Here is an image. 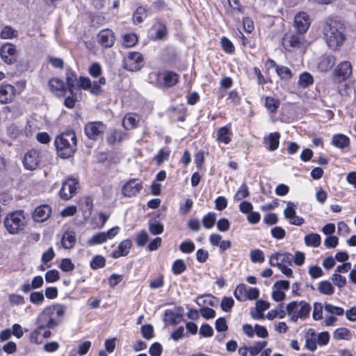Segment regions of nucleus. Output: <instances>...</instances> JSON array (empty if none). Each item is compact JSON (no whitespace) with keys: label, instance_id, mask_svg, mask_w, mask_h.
<instances>
[{"label":"nucleus","instance_id":"4c0bfd02","mask_svg":"<svg viewBox=\"0 0 356 356\" xmlns=\"http://www.w3.org/2000/svg\"><path fill=\"white\" fill-rule=\"evenodd\" d=\"M325 312L330 315L343 316L344 309L340 307L334 306L332 304L325 303L324 305Z\"/></svg>","mask_w":356,"mask_h":356},{"label":"nucleus","instance_id":"774afa93","mask_svg":"<svg viewBox=\"0 0 356 356\" xmlns=\"http://www.w3.org/2000/svg\"><path fill=\"white\" fill-rule=\"evenodd\" d=\"M91 81L88 77H79L76 87L82 88L85 90H88L91 88Z\"/></svg>","mask_w":356,"mask_h":356},{"label":"nucleus","instance_id":"393cba45","mask_svg":"<svg viewBox=\"0 0 356 356\" xmlns=\"http://www.w3.org/2000/svg\"><path fill=\"white\" fill-rule=\"evenodd\" d=\"M49 86L51 92L56 93L58 96L63 95L65 89L63 81L56 78L49 80Z\"/></svg>","mask_w":356,"mask_h":356},{"label":"nucleus","instance_id":"72a5a7b5","mask_svg":"<svg viewBox=\"0 0 356 356\" xmlns=\"http://www.w3.org/2000/svg\"><path fill=\"white\" fill-rule=\"evenodd\" d=\"M305 243L307 246L318 247L321 245V236L316 233L307 234L305 236Z\"/></svg>","mask_w":356,"mask_h":356},{"label":"nucleus","instance_id":"c03bdc74","mask_svg":"<svg viewBox=\"0 0 356 356\" xmlns=\"http://www.w3.org/2000/svg\"><path fill=\"white\" fill-rule=\"evenodd\" d=\"M186 269V265L182 259L176 260L172 266V270L175 275H179L185 271Z\"/></svg>","mask_w":356,"mask_h":356},{"label":"nucleus","instance_id":"7ed1b4c3","mask_svg":"<svg viewBox=\"0 0 356 356\" xmlns=\"http://www.w3.org/2000/svg\"><path fill=\"white\" fill-rule=\"evenodd\" d=\"M54 143L58 155L63 159L69 158L76 151V134L73 131L64 132L56 138Z\"/></svg>","mask_w":356,"mask_h":356},{"label":"nucleus","instance_id":"a18cd8bd","mask_svg":"<svg viewBox=\"0 0 356 356\" xmlns=\"http://www.w3.org/2000/svg\"><path fill=\"white\" fill-rule=\"evenodd\" d=\"M142 336L147 340H149L154 337V328L150 324H145L140 328Z\"/></svg>","mask_w":356,"mask_h":356},{"label":"nucleus","instance_id":"9d476101","mask_svg":"<svg viewBox=\"0 0 356 356\" xmlns=\"http://www.w3.org/2000/svg\"><path fill=\"white\" fill-rule=\"evenodd\" d=\"M352 65L348 61L339 64L333 72V79L336 83H341L348 79L352 74Z\"/></svg>","mask_w":356,"mask_h":356},{"label":"nucleus","instance_id":"7c9ffc66","mask_svg":"<svg viewBox=\"0 0 356 356\" xmlns=\"http://www.w3.org/2000/svg\"><path fill=\"white\" fill-rule=\"evenodd\" d=\"M351 337L350 331L346 327H339L333 332V337L336 340H350Z\"/></svg>","mask_w":356,"mask_h":356},{"label":"nucleus","instance_id":"6e6552de","mask_svg":"<svg viewBox=\"0 0 356 356\" xmlns=\"http://www.w3.org/2000/svg\"><path fill=\"white\" fill-rule=\"evenodd\" d=\"M305 42L303 34L290 33L286 34L282 38V44L287 51H292L293 49H299L302 47Z\"/></svg>","mask_w":356,"mask_h":356},{"label":"nucleus","instance_id":"f8f14e48","mask_svg":"<svg viewBox=\"0 0 356 356\" xmlns=\"http://www.w3.org/2000/svg\"><path fill=\"white\" fill-rule=\"evenodd\" d=\"M79 187V181L76 179L69 178L63 182L62 187L59 191L60 198L65 200H70L75 194Z\"/></svg>","mask_w":356,"mask_h":356},{"label":"nucleus","instance_id":"4d7b16f0","mask_svg":"<svg viewBox=\"0 0 356 356\" xmlns=\"http://www.w3.org/2000/svg\"><path fill=\"white\" fill-rule=\"evenodd\" d=\"M74 264L70 259L65 258L62 259L60 264V269L64 272H70L74 269Z\"/></svg>","mask_w":356,"mask_h":356},{"label":"nucleus","instance_id":"6e6d98bb","mask_svg":"<svg viewBox=\"0 0 356 356\" xmlns=\"http://www.w3.org/2000/svg\"><path fill=\"white\" fill-rule=\"evenodd\" d=\"M60 278L59 273L57 270H50L45 273V280L48 283L54 282Z\"/></svg>","mask_w":356,"mask_h":356},{"label":"nucleus","instance_id":"39448f33","mask_svg":"<svg viewBox=\"0 0 356 356\" xmlns=\"http://www.w3.org/2000/svg\"><path fill=\"white\" fill-rule=\"evenodd\" d=\"M310 305L305 301H292L286 306V312L292 321L306 318L310 312Z\"/></svg>","mask_w":356,"mask_h":356},{"label":"nucleus","instance_id":"423d86ee","mask_svg":"<svg viewBox=\"0 0 356 356\" xmlns=\"http://www.w3.org/2000/svg\"><path fill=\"white\" fill-rule=\"evenodd\" d=\"M143 66V55L138 51L129 52L124 58L123 67L128 71H138Z\"/></svg>","mask_w":356,"mask_h":356},{"label":"nucleus","instance_id":"680f3d73","mask_svg":"<svg viewBox=\"0 0 356 356\" xmlns=\"http://www.w3.org/2000/svg\"><path fill=\"white\" fill-rule=\"evenodd\" d=\"M296 204L292 202H289L287 203V207L284 211V216L286 219H291L292 217H294L296 215L295 211Z\"/></svg>","mask_w":356,"mask_h":356},{"label":"nucleus","instance_id":"4468645a","mask_svg":"<svg viewBox=\"0 0 356 356\" xmlns=\"http://www.w3.org/2000/svg\"><path fill=\"white\" fill-rule=\"evenodd\" d=\"M310 18L305 12H299L294 17V26L300 34L307 32L310 26Z\"/></svg>","mask_w":356,"mask_h":356},{"label":"nucleus","instance_id":"338daca9","mask_svg":"<svg viewBox=\"0 0 356 356\" xmlns=\"http://www.w3.org/2000/svg\"><path fill=\"white\" fill-rule=\"evenodd\" d=\"M102 67L98 63H92L89 67V74L93 77H99L102 74Z\"/></svg>","mask_w":356,"mask_h":356},{"label":"nucleus","instance_id":"5701e85b","mask_svg":"<svg viewBox=\"0 0 356 356\" xmlns=\"http://www.w3.org/2000/svg\"><path fill=\"white\" fill-rule=\"evenodd\" d=\"M269 63H270L271 67H273L275 68V71H276L277 75L282 79L287 81V80H289L292 77L291 71L289 67L277 65L276 63L273 60H270Z\"/></svg>","mask_w":356,"mask_h":356},{"label":"nucleus","instance_id":"e433bc0d","mask_svg":"<svg viewBox=\"0 0 356 356\" xmlns=\"http://www.w3.org/2000/svg\"><path fill=\"white\" fill-rule=\"evenodd\" d=\"M248 289L245 284H241L236 288L234 295L239 301H245L247 300Z\"/></svg>","mask_w":356,"mask_h":356},{"label":"nucleus","instance_id":"e2e57ef3","mask_svg":"<svg viewBox=\"0 0 356 356\" xmlns=\"http://www.w3.org/2000/svg\"><path fill=\"white\" fill-rule=\"evenodd\" d=\"M221 44L222 49L227 53H232L234 51L233 43L227 38L223 37L221 39Z\"/></svg>","mask_w":356,"mask_h":356},{"label":"nucleus","instance_id":"5fc2aeb1","mask_svg":"<svg viewBox=\"0 0 356 356\" xmlns=\"http://www.w3.org/2000/svg\"><path fill=\"white\" fill-rule=\"evenodd\" d=\"M146 10L144 7H138L134 13L133 19L134 23H140L146 16Z\"/></svg>","mask_w":356,"mask_h":356},{"label":"nucleus","instance_id":"69168bd1","mask_svg":"<svg viewBox=\"0 0 356 356\" xmlns=\"http://www.w3.org/2000/svg\"><path fill=\"white\" fill-rule=\"evenodd\" d=\"M162 351V346L159 342L152 343L149 350L151 356H161Z\"/></svg>","mask_w":356,"mask_h":356},{"label":"nucleus","instance_id":"09e8293b","mask_svg":"<svg viewBox=\"0 0 356 356\" xmlns=\"http://www.w3.org/2000/svg\"><path fill=\"white\" fill-rule=\"evenodd\" d=\"M122 134L121 131L118 130H113L108 136L106 140L108 143L113 145L115 143H120L122 140Z\"/></svg>","mask_w":356,"mask_h":356},{"label":"nucleus","instance_id":"bb28decb","mask_svg":"<svg viewBox=\"0 0 356 356\" xmlns=\"http://www.w3.org/2000/svg\"><path fill=\"white\" fill-rule=\"evenodd\" d=\"M332 144L337 148L343 149L349 145L350 139L343 134H336L332 137Z\"/></svg>","mask_w":356,"mask_h":356},{"label":"nucleus","instance_id":"20e7f679","mask_svg":"<svg viewBox=\"0 0 356 356\" xmlns=\"http://www.w3.org/2000/svg\"><path fill=\"white\" fill-rule=\"evenodd\" d=\"M27 220L23 211H16L8 213L4 218L6 229L10 234H17L24 229Z\"/></svg>","mask_w":356,"mask_h":356},{"label":"nucleus","instance_id":"4be33fe9","mask_svg":"<svg viewBox=\"0 0 356 356\" xmlns=\"http://www.w3.org/2000/svg\"><path fill=\"white\" fill-rule=\"evenodd\" d=\"M336 63V58L332 55L323 56L318 63V69L322 72H327L332 68Z\"/></svg>","mask_w":356,"mask_h":356},{"label":"nucleus","instance_id":"864d4df0","mask_svg":"<svg viewBox=\"0 0 356 356\" xmlns=\"http://www.w3.org/2000/svg\"><path fill=\"white\" fill-rule=\"evenodd\" d=\"M234 304V301L232 298L224 297L221 300L220 307L223 311L229 312L233 307Z\"/></svg>","mask_w":356,"mask_h":356},{"label":"nucleus","instance_id":"3c124183","mask_svg":"<svg viewBox=\"0 0 356 356\" xmlns=\"http://www.w3.org/2000/svg\"><path fill=\"white\" fill-rule=\"evenodd\" d=\"M250 259L254 263H262L265 259L263 251L259 249H256L250 252Z\"/></svg>","mask_w":356,"mask_h":356},{"label":"nucleus","instance_id":"8fccbe9b","mask_svg":"<svg viewBox=\"0 0 356 356\" xmlns=\"http://www.w3.org/2000/svg\"><path fill=\"white\" fill-rule=\"evenodd\" d=\"M195 249L194 243L191 241H185L179 245V250L186 254L192 253Z\"/></svg>","mask_w":356,"mask_h":356},{"label":"nucleus","instance_id":"052dcab7","mask_svg":"<svg viewBox=\"0 0 356 356\" xmlns=\"http://www.w3.org/2000/svg\"><path fill=\"white\" fill-rule=\"evenodd\" d=\"M91 347V342L89 341H83L77 346V353L80 356L86 355Z\"/></svg>","mask_w":356,"mask_h":356},{"label":"nucleus","instance_id":"f257e3e1","mask_svg":"<svg viewBox=\"0 0 356 356\" xmlns=\"http://www.w3.org/2000/svg\"><path fill=\"white\" fill-rule=\"evenodd\" d=\"M66 312V307L60 304H54L46 307L39 314L36 323L46 326L48 329H54L63 322Z\"/></svg>","mask_w":356,"mask_h":356},{"label":"nucleus","instance_id":"0eeeda50","mask_svg":"<svg viewBox=\"0 0 356 356\" xmlns=\"http://www.w3.org/2000/svg\"><path fill=\"white\" fill-rule=\"evenodd\" d=\"M106 130V125L100 121L90 122L85 125L84 131L87 137L97 140L102 138Z\"/></svg>","mask_w":356,"mask_h":356},{"label":"nucleus","instance_id":"f03ea898","mask_svg":"<svg viewBox=\"0 0 356 356\" xmlns=\"http://www.w3.org/2000/svg\"><path fill=\"white\" fill-rule=\"evenodd\" d=\"M323 35L327 44L333 50L340 47L346 40L343 24L332 19L325 21Z\"/></svg>","mask_w":356,"mask_h":356},{"label":"nucleus","instance_id":"6ab92c4d","mask_svg":"<svg viewBox=\"0 0 356 356\" xmlns=\"http://www.w3.org/2000/svg\"><path fill=\"white\" fill-rule=\"evenodd\" d=\"M51 213V209L48 205L38 207L33 213V218L36 222H44L47 220Z\"/></svg>","mask_w":356,"mask_h":356},{"label":"nucleus","instance_id":"473e14b6","mask_svg":"<svg viewBox=\"0 0 356 356\" xmlns=\"http://www.w3.org/2000/svg\"><path fill=\"white\" fill-rule=\"evenodd\" d=\"M138 122V119L132 114H127L123 119L122 125L125 129L130 130L135 128Z\"/></svg>","mask_w":356,"mask_h":356},{"label":"nucleus","instance_id":"aec40b11","mask_svg":"<svg viewBox=\"0 0 356 356\" xmlns=\"http://www.w3.org/2000/svg\"><path fill=\"white\" fill-rule=\"evenodd\" d=\"M131 247V241L129 239H125L118 245V249L113 252L111 256L114 259L126 256L129 254Z\"/></svg>","mask_w":356,"mask_h":356},{"label":"nucleus","instance_id":"f704fd0d","mask_svg":"<svg viewBox=\"0 0 356 356\" xmlns=\"http://www.w3.org/2000/svg\"><path fill=\"white\" fill-rule=\"evenodd\" d=\"M18 31L10 26H6L0 33V37L2 39H13L18 36Z\"/></svg>","mask_w":356,"mask_h":356},{"label":"nucleus","instance_id":"ddd939ff","mask_svg":"<svg viewBox=\"0 0 356 356\" xmlns=\"http://www.w3.org/2000/svg\"><path fill=\"white\" fill-rule=\"evenodd\" d=\"M37 327L31 332L30 335V341L32 343L40 344L44 339H48L51 337V332L50 329L46 326H42L40 323H36Z\"/></svg>","mask_w":356,"mask_h":356},{"label":"nucleus","instance_id":"412c9836","mask_svg":"<svg viewBox=\"0 0 356 356\" xmlns=\"http://www.w3.org/2000/svg\"><path fill=\"white\" fill-rule=\"evenodd\" d=\"M280 138V134L279 132L270 133L267 137H265L264 143L267 149L270 151L276 150L279 147Z\"/></svg>","mask_w":356,"mask_h":356},{"label":"nucleus","instance_id":"58836bf2","mask_svg":"<svg viewBox=\"0 0 356 356\" xmlns=\"http://www.w3.org/2000/svg\"><path fill=\"white\" fill-rule=\"evenodd\" d=\"M138 42V37L135 33H127L123 35L122 44L126 47H134Z\"/></svg>","mask_w":356,"mask_h":356},{"label":"nucleus","instance_id":"2f4dec72","mask_svg":"<svg viewBox=\"0 0 356 356\" xmlns=\"http://www.w3.org/2000/svg\"><path fill=\"white\" fill-rule=\"evenodd\" d=\"M318 290L322 294L332 296L334 293V287L329 281H322L318 284Z\"/></svg>","mask_w":356,"mask_h":356},{"label":"nucleus","instance_id":"0e129e2a","mask_svg":"<svg viewBox=\"0 0 356 356\" xmlns=\"http://www.w3.org/2000/svg\"><path fill=\"white\" fill-rule=\"evenodd\" d=\"M9 302L12 305H21L25 303L24 298L22 296L15 293L9 296Z\"/></svg>","mask_w":356,"mask_h":356},{"label":"nucleus","instance_id":"13d9d810","mask_svg":"<svg viewBox=\"0 0 356 356\" xmlns=\"http://www.w3.org/2000/svg\"><path fill=\"white\" fill-rule=\"evenodd\" d=\"M44 300V297L42 292H33L30 295V301L35 305H40Z\"/></svg>","mask_w":356,"mask_h":356},{"label":"nucleus","instance_id":"cd10ccee","mask_svg":"<svg viewBox=\"0 0 356 356\" xmlns=\"http://www.w3.org/2000/svg\"><path fill=\"white\" fill-rule=\"evenodd\" d=\"M163 83L167 87L175 86L179 81V75L171 71H167L163 75Z\"/></svg>","mask_w":356,"mask_h":356},{"label":"nucleus","instance_id":"9b49d317","mask_svg":"<svg viewBox=\"0 0 356 356\" xmlns=\"http://www.w3.org/2000/svg\"><path fill=\"white\" fill-rule=\"evenodd\" d=\"M119 231L120 227L116 226L112 227L107 232H99L94 234L90 239H88V243L90 245H96L104 243L108 239H112L114 238L118 234Z\"/></svg>","mask_w":356,"mask_h":356},{"label":"nucleus","instance_id":"ea45409f","mask_svg":"<svg viewBox=\"0 0 356 356\" xmlns=\"http://www.w3.org/2000/svg\"><path fill=\"white\" fill-rule=\"evenodd\" d=\"M216 215L213 212H209L202 218L203 226L206 229H211L216 222Z\"/></svg>","mask_w":356,"mask_h":356},{"label":"nucleus","instance_id":"1a4fd4ad","mask_svg":"<svg viewBox=\"0 0 356 356\" xmlns=\"http://www.w3.org/2000/svg\"><path fill=\"white\" fill-rule=\"evenodd\" d=\"M0 57L8 65L17 61V52L15 44L6 42L0 47Z\"/></svg>","mask_w":356,"mask_h":356},{"label":"nucleus","instance_id":"b1692460","mask_svg":"<svg viewBox=\"0 0 356 356\" xmlns=\"http://www.w3.org/2000/svg\"><path fill=\"white\" fill-rule=\"evenodd\" d=\"M76 243V234L74 231L67 230L65 232L62 240L61 243L62 246L65 249H71L74 247Z\"/></svg>","mask_w":356,"mask_h":356},{"label":"nucleus","instance_id":"c9c22d12","mask_svg":"<svg viewBox=\"0 0 356 356\" xmlns=\"http://www.w3.org/2000/svg\"><path fill=\"white\" fill-rule=\"evenodd\" d=\"M314 83L313 76L308 72H304L300 75L298 85L303 88H307Z\"/></svg>","mask_w":356,"mask_h":356},{"label":"nucleus","instance_id":"de8ad7c7","mask_svg":"<svg viewBox=\"0 0 356 356\" xmlns=\"http://www.w3.org/2000/svg\"><path fill=\"white\" fill-rule=\"evenodd\" d=\"M331 280L334 284L339 288H343L346 284V278L337 273L332 275Z\"/></svg>","mask_w":356,"mask_h":356},{"label":"nucleus","instance_id":"49530a36","mask_svg":"<svg viewBox=\"0 0 356 356\" xmlns=\"http://www.w3.org/2000/svg\"><path fill=\"white\" fill-rule=\"evenodd\" d=\"M165 316L166 321H169L172 325L178 324L181 321V315L177 313H175L170 310L165 311Z\"/></svg>","mask_w":356,"mask_h":356},{"label":"nucleus","instance_id":"c756f323","mask_svg":"<svg viewBox=\"0 0 356 356\" xmlns=\"http://www.w3.org/2000/svg\"><path fill=\"white\" fill-rule=\"evenodd\" d=\"M76 74L72 71H67L66 73V83L71 94L76 89L78 83Z\"/></svg>","mask_w":356,"mask_h":356},{"label":"nucleus","instance_id":"79ce46f5","mask_svg":"<svg viewBox=\"0 0 356 356\" xmlns=\"http://www.w3.org/2000/svg\"><path fill=\"white\" fill-rule=\"evenodd\" d=\"M106 259L103 256L96 255L90 261L91 268L96 270L105 266Z\"/></svg>","mask_w":356,"mask_h":356},{"label":"nucleus","instance_id":"a211bd4d","mask_svg":"<svg viewBox=\"0 0 356 356\" xmlns=\"http://www.w3.org/2000/svg\"><path fill=\"white\" fill-rule=\"evenodd\" d=\"M142 182L138 179H132L128 181L122 187V193L124 196H136L142 188Z\"/></svg>","mask_w":356,"mask_h":356},{"label":"nucleus","instance_id":"2eb2a0df","mask_svg":"<svg viewBox=\"0 0 356 356\" xmlns=\"http://www.w3.org/2000/svg\"><path fill=\"white\" fill-rule=\"evenodd\" d=\"M98 43L104 48H111L115 41L114 32L108 29L101 30L97 34Z\"/></svg>","mask_w":356,"mask_h":356},{"label":"nucleus","instance_id":"a19ab883","mask_svg":"<svg viewBox=\"0 0 356 356\" xmlns=\"http://www.w3.org/2000/svg\"><path fill=\"white\" fill-rule=\"evenodd\" d=\"M280 101L272 97L266 98L265 106L271 113H275L280 106Z\"/></svg>","mask_w":356,"mask_h":356},{"label":"nucleus","instance_id":"603ef678","mask_svg":"<svg viewBox=\"0 0 356 356\" xmlns=\"http://www.w3.org/2000/svg\"><path fill=\"white\" fill-rule=\"evenodd\" d=\"M266 341L257 342L254 346L249 348L250 356L257 355L261 352V350L266 346Z\"/></svg>","mask_w":356,"mask_h":356},{"label":"nucleus","instance_id":"f3484780","mask_svg":"<svg viewBox=\"0 0 356 356\" xmlns=\"http://www.w3.org/2000/svg\"><path fill=\"white\" fill-rule=\"evenodd\" d=\"M40 161V152L36 149H31L24 155L23 163L26 169L33 170L37 168Z\"/></svg>","mask_w":356,"mask_h":356},{"label":"nucleus","instance_id":"bf43d9fd","mask_svg":"<svg viewBox=\"0 0 356 356\" xmlns=\"http://www.w3.org/2000/svg\"><path fill=\"white\" fill-rule=\"evenodd\" d=\"M149 232L154 235L160 234L163 232V225L159 222L149 223Z\"/></svg>","mask_w":356,"mask_h":356},{"label":"nucleus","instance_id":"dca6fc26","mask_svg":"<svg viewBox=\"0 0 356 356\" xmlns=\"http://www.w3.org/2000/svg\"><path fill=\"white\" fill-rule=\"evenodd\" d=\"M16 88L10 84L0 85V103L6 104L11 103L15 97Z\"/></svg>","mask_w":356,"mask_h":356},{"label":"nucleus","instance_id":"c85d7f7f","mask_svg":"<svg viewBox=\"0 0 356 356\" xmlns=\"http://www.w3.org/2000/svg\"><path fill=\"white\" fill-rule=\"evenodd\" d=\"M152 30L155 32V39L156 40H163L168 35L167 27L161 22L154 24Z\"/></svg>","mask_w":356,"mask_h":356},{"label":"nucleus","instance_id":"a878e982","mask_svg":"<svg viewBox=\"0 0 356 356\" xmlns=\"http://www.w3.org/2000/svg\"><path fill=\"white\" fill-rule=\"evenodd\" d=\"M231 136L232 132L229 127H220L217 132V140L227 145L231 141Z\"/></svg>","mask_w":356,"mask_h":356},{"label":"nucleus","instance_id":"37998d69","mask_svg":"<svg viewBox=\"0 0 356 356\" xmlns=\"http://www.w3.org/2000/svg\"><path fill=\"white\" fill-rule=\"evenodd\" d=\"M55 255L56 254L54 249L49 248L47 251L43 252L41 261L47 268H49L51 265L49 264V263L54 258Z\"/></svg>","mask_w":356,"mask_h":356}]
</instances>
